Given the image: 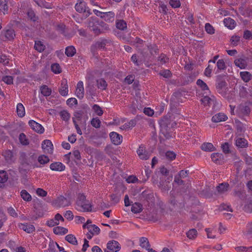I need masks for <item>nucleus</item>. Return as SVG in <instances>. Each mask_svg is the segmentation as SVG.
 Returning a JSON list of instances; mask_svg holds the SVG:
<instances>
[{"mask_svg":"<svg viewBox=\"0 0 252 252\" xmlns=\"http://www.w3.org/2000/svg\"><path fill=\"white\" fill-rule=\"evenodd\" d=\"M36 155L33 152H20L18 169L21 174L27 173L32 167H39L36 163Z\"/></svg>","mask_w":252,"mask_h":252,"instance_id":"1","label":"nucleus"},{"mask_svg":"<svg viewBox=\"0 0 252 252\" xmlns=\"http://www.w3.org/2000/svg\"><path fill=\"white\" fill-rule=\"evenodd\" d=\"M160 133L166 138L172 137V128L176 125L175 122H172L167 116L163 117L159 122Z\"/></svg>","mask_w":252,"mask_h":252,"instance_id":"2","label":"nucleus"},{"mask_svg":"<svg viewBox=\"0 0 252 252\" xmlns=\"http://www.w3.org/2000/svg\"><path fill=\"white\" fill-rule=\"evenodd\" d=\"M75 208L79 211L89 212L92 210V206L83 194H79L76 201Z\"/></svg>","mask_w":252,"mask_h":252,"instance_id":"3","label":"nucleus"},{"mask_svg":"<svg viewBox=\"0 0 252 252\" xmlns=\"http://www.w3.org/2000/svg\"><path fill=\"white\" fill-rule=\"evenodd\" d=\"M75 8L78 12L83 13V17L85 19L92 14L91 9L87 5L86 2L83 0H78L75 5Z\"/></svg>","mask_w":252,"mask_h":252,"instance_id":"4","label":"nucleus"},{"mask_svg":"<svg viewBox=\"0 0 252 252\" xmlns=\"http://www.w3.org/2000/svg\"><path fill=\"white\" fill-rule=\"evenodd\" d=\"M88 27L95 34H99V21L95 17H92L89 19L88 22Z\"/></svg>","mask_w":252,"mask_h":252,"instance_id":"5","label":"nucleus"},{"mask_svg":"<svg viewBox=\"0 0 252 252\" xmlns=\"http://www.w3.org/2000/svg\"><path fill=\"white\" fill-rule=\"evenodd\" d=\"M248 58L242 55L239 58L236 59L234 60V64L235 65L240 68V69H245L248 65Z\"/></svg>","mask_w":252,"mask_h":252,"instance_id":"6","label":"nucleus"},{"mask_svg":"<svg viewBox=\"0 0 252 252\" xmlns=\"http://www.w3.org/2000/svg\"><path fill=\"white\" fill-rule=\"evenodd\" d=\"M55 205L58 207H65L70 205V200L63 196L58 197L54 202Z\"/></svg>","mask_w":252,"mask_h":252,"instance_id":"7","label":"nucleus"},{"mask_svg":"<svg viewBox=\"0 0 252 252\" xmlns=\"http://www.w3.org/2000/svg\"><path fill=\"white\" fill-rule=\"evenodd\" d=\"M108 43V41L107 39H101L92 45L91 48V51L94 52L98 49H103Z\"/></svg>","mask_w":252,"mask_h":252,"instance_id":"8","label":"nucleus"},{"mask_svg":"<svg viewBox=\"0 0 252 252\" xmlns=\"http://www.w3.org/2000/svg\"><path fill=\"white\" fill-rule=\"evenodd\" d=\"M226 86V83L225 80L221 78L218 79L217 83L216 84V89L219 94L222 95H224L225 94L226 89V88H225Z\"/></svg>","mask_w":252,"mask_h":252,"instance_id":"9","label":"nucleus"},{"mask_svg":"<svg viewBox=\"0 0 252 252\" xmlns=\"http://www.w3.org/2000/svg\"><path fill=\"white\" fill-rule=\"evenodd\" d=\"M137 154L141 159L147 160L150 158V155L146 150L145 147L143 145H141L137 150Z\"/></svg>","mask_w":252,"mask_h":252,"instance_id":"10","label":"nucleus"},{"mask_svg":"<svg viewBox=\"0 0 252 252\" xmlns=\"http://www.w3.org/2000/svg\"><path fill=\"white\" fill-rule=\"evenodd\" d=\"M121 245L118 241L112 240L107 244V248L112 252H118L121 250Z\"/></svg>","mask_w":252,"mask_h":252,"instance_id":"11","label":"nucleus"},{"mask_svg":"<svg viewBox=\"0 0 252 252\" xmlns=\"http://www.w3.org/2000/svg\"><path fill=\"white\" fill-rule=\"evenodd\" d=\"M29 125L33 130L39 133H43L44 131V127L40 124L33 120L29 121Z\"/></svg>","mask_w":252,"mask_h":252,"instance_id":"12","label":"nucleus"},{"mask_svg":"<svg viewBox=\"0 0 252 252\" xmlns=\"http://www.w3.org/2000/svg\"><path fill=\"white\" fill-rule=\"evenodd\" d=\"M42 148L45 153L52 154L53 150V145L49 140H44L42 143Z\"/></svg>","mask_w":252,"mask_h":252,"instance_id":"13","label":"nucleus"},{"mask_svg":"<svg viewBox=\"0 0 252 252\" xmlns=\"http://www.w3.org/2000/svg\"><path fill=\"white\" fill-rule=\"evenodd\" d=\"M229 185L227 183H223L220 184L216 187L217 192L215 193L217 195H221L225 193L228 190Z\"/></svg>","mask_w":252,"mask_h":252,"instance_id":"14","label":"nucleus"},{"mask_svg":"<svg viewBox=\"0 0 252 252\" xmlns=\"http://www.w3.org/2000/svg\"><path fill=\"white\" fill-rule=\"evenodd\" d=\"M110 137L112 142L116 145L120 144L122 142L123 137L115 132H111L110 133Z\"/></svg>","mask_w":252,"mask_h":252,"instance_id":"15","label":"nucleus"},{"mask_svg":"<svg viewBox=\"0 0 252 252\" xmlns=\"http://www.w3.org/2000/svg\"><path fill=\"white\" fill-rule=\"evenodd\" d=\"M76 96L80 99L83 98L84 95V89L83 83L80 81L77 84V87L75 92Z\"/></svg>","mask_w":252,"mask_h":252,"instance_id":"16","label":"nucleus"},{"mask_svg":"<svg viewBox=\"0 0 252 252\" xmlns=\"http://www.w3.org/2000/svg\"><path fill=\"white\" fill-rule=\"evenodd\" d=\"M227 119V117L224 113H219L212 117V121L214 123H219L225 121Z\"/></svg>","mask_w":252,"mask_h":252,"instance_id":"17","label":"nucleus"},{"mask_svg":"<svg viewBox=\"0 0 252 252\" xmlns=\"http://www.w3.org/2000/svg\"><path fill=\"white\" fill-rule=\"evenodd\" d=\"M68 88L67 80L66 79L62 81L61 87L59 89L60 94L62 96H66L68 94Z\"/></svg>","mask_w":252,"mask_h":252,"instance_id":"18","label":"nucleus"},{"mask_svg":"<svg viewBox=\"0 0 252 252\" xmlns=\"http://www.w3.org/2000/svg\"><path fill=\"white\" fill-rule=\"evenodd\" d=\"M18 226L20 229L28 233H32L35 231V227L32 224L19 223Z\"/></svg>","mask_w":252,"mask_h":252,"instance_id":"19","label":"nucleus"},{"mask_svg":"<svg viewBox=\"0 0 252 252\" xmlns=\"http://www.w3.org/2000/svg\"><path fill=\"white\" fill-rule=\"evenodd\" d=\"M50 168L52 170L62 171L64 170L65 166L60 162H55L50 164Z\"/></svg>","mask_w":252,"mask_h":252,"instance_id":"20","label":"nucleus"},{"mask_svg":"<svg viewBox=\"0 0 252 252\" xmlns=\"http://www.w3.org/2000/svg\"><path fill=\"white\" fill-rule=\"evenodd\" d=\"M235 145L238 148H245L248 146L247 141L243 138H237L235 140Z\"/></svg>","mask_w":252,"mask_h":252,"instance_id":"21","label":"nucleus"},{"mask_svg":"<svg viewBox=\"0 0 252 252\" xmlns=\"http://www.w3.org/2000/svg\"><path fill=\"white\" fill-rule=\"evenodd\" d=\"M115 13L112 11L104 12L101 18H103L106 21L112 22L114 20Z\"/></svg>","mask_w":252,"mask_h":252,"instance_id":"22","label":"nucleus"},{"mask_svg":"<svg viewBox=\"0 0 252 252\" xmlns=\"http://www.w3.org/2000/svg\"><path fill=\"white\" fill-rule=\"evenodd\" d=\"M241 79L246 83L248 82L252 79V74L248 71H241L240 73Z\"/></svg>","mask_w":252,"mask_h":252,"instance_id":"23","label":"nucleus"},{"mask_svg":"<svg viewBox=\"0 0 252 252\" xmlns=\"http://www.w3.org/2000/svg\"><path fill=\"white\" fill-rule=\"evenodd\" d=\"M41 94L44 96H48L51 94V89L46 85H42L40 87Z\"/></svg>","mask_w":252,"mask_h":252,"instance_id":"24","label":"nucleus"},{"mask_svg":"<svg viewBox=\"0 0 252 252\" xmlns=\"http://www.w3.org/2000/svg\"><path fill=\"white\" fill-rule=\"evenodd\" d=\"M223 22L225 26L230 29H232L235 27V22L233 19L230 18H225L223 20Z\"/></svg>","mask_w":252,"mask_h":252,"instance_id":"25","label":"nucleus"},{"mask_svg":"<svg viewBox=\"0 0 252 252\" xmlns=\"http://www.w3.org/2000/svg\"><path fill=\"white\" fill-rule=\"evenodd\" d=\"M201 148L206 152H212L215 150V147L211 143H204L202 144Z\"/></svg>","mask_w":252,"mask_h":252,"instance_id":"26","label":"nucleus"},{"mask_svg":"<svg viewBox=\"0 0 252 252\" xmlns=\"http://www.w3.org/2000/svg\"><path fill=\"white\" fill-rule=\"evenodd\" d=\"M17 113L20 117H23L25 115V107L21 103H18L17 105Z\"/></svg>","mask_w":252,"mask_h":252,"instance_id":"27","label":"nucleus"},{"mask_svg":"<svg viewBox=\"0 0 252 252\" xmlns=\"http://www.w3.org/2000/svg\"><path fill=\"white\" fill-rule=\"evenodd\" d=\"M89 232L92 235H97L100 232V229L95 225L91 224L88 227Z\"/></svg>","mask_w":252,"mask_h":252,"instance_id":"28","label":"nucleus"},{"mask_svg":"<svg viewBox=\"0 0 252 252\" xmlns=\"http://www.w3.org/2000/svg\"><path fill=\"white\" fill-rule=\"evenodd\" d=\"M142 211V205L139 203L136 202L132 205L131 211L134 213H139Z\"/></svg>","mask_w":252,"mask_h":252,"instance_id":"29","label":"nucleus"},{"mask_svg":"<svg viewBox=\"0 0 252 252\" xmlns=\"http://www.w3.org/2000/svg\"><path fill=\"white\" fill-rule=\"evenodd\" d=\"M53 231L56 234H65L67 233L68 230L63 227L57 226L54 228Z\"/></svg>","mask_w":252,"mask_h":252,"instance_id":"30","label":"nucleus"},{"mask_svg":"<svg viewBox=\"0 0 252 252\" xmlns=\"http://www.w3.org/2000/svg\"><path fill=\"white\" fill-rule=\"evenodd\" d=\"M140 246L146 250H148L150 247V245L147 238L142 237L140 239Z\"/></svg>","mask_w":252,"mask_h":252,"instance_id":"31","label":"nucleus"},{"mask_svg":"<svg viewBox=\"0 0 252 252\" xmlns=\"http://www.w3.org/2000/svg\"><path fill=\"white\" fill-rule=\"evenodd\" d=\"M98 28L99 34L104 33L109 30L108 25L103 21H99V25Z\"/></svg>","mask_w":252,"mask_h":252,"instance_id":"32","label":"nucleus"},{"mask_svg":"<svg viewBox=\"0 0 252 252\" xmlns=\"http://www.w3.org/2000/svg\"><path fill=\"white\" fill-rule=\"evenodd\" d=\"M116 24L117 28L120 30L124 31L127 28L126 23L123 20H117Z\"/></svg>","mask_w":252,"mask_h":252,"instance_id":"33","label":"nucleus"},{"mask_svg":"<svg viewBox=\"0 0 252 252\" xmlns=\"http://www.w3.org/2000/svg\"><path fill=\"white\" fill-rule=\"evenodd\" d=\"M19 140L20 143L23 145L26 146L29 144V140L24 133L20 134L19 136Z\"/></svg>","mask_w":252,"mask_h":252,"instance_id":"34","label":"nucleus"},{"mask_svg":"<svg viewBox=\"0 0 252 252\" xmlns=\"http://www.w3.org/2000/svg\"><path fill=\"white\" fill-rule=\"evenodd\" d=\"M236 127L237 132L239 135H241L245 131V127L244 125L240 121L236 122Z\"/></svg>","mask_w":252,"mask_h":252,"instance_id":"35","label":"nucleus"},{"mask_svg":"<svg viewBox=\"0 0 252 252\" xmlns=\"http://www.w3.org/2000/svg\"><path fill=\"white\" fill-rule=\"evenodd\" d=\"M96 83L98 88L102 90H105L107 86L106 82L102 78L97 80Z\"/></svg>","mask_w":252,"mask_h":252,"instance_id":"36","label":"nucleus"},{"mask_svg":"<svg viewBox=\"0 0 252 252\" xmlns=\"http://www.w3.org/2000/svg\"><path fill=\"white\" fill-rule=\"evenodd\" d=\"M76 53V49L73 46H68L65 49V54L67 57H72Z\"/></svg>","mask_w":252,"mask_h":252,"instance_id":"37","label":"nucleus"},{"mask_svg":"<svg viewBox=\"0 0 252 252\" xmlns=\"http://www.w3.org/2000/svg\"><path fill=\"white\" fill-rule=\"evenodd\" d=\"M239 110L241 114L245 116L249 115L251 112L250 108L248 106H240Z\"/></svg>","mask_w":252,"mask_h":252,"instance_id":"38","label":"nucleus"},{"mask_svg":"<svg viewBox=\"0 0 252 252\" xmlns=\"http://www.w3.org/2000/svg\"><path fill=\"white\" fill-rule=\"evenodd\" d=\"M34 48L39 52L43 51L45 48V46L40 41H35Z\"/></svg>","mask_w":252,"mask_h":252,"instance_id":"39","label":"nucleus"},{"mask_svg":"<svg viewBox=\"0 0 252 252\" xmlns=\"http://www.w3.org/2000/svg\"><path fill=\"white\" fill-rule=\"evenodd\" d=\"M37 160L40 164L44 165L48 163L50 159L48 157L44 155H42L38 157Z\"/></svg>","mask_w":252,"mask_h":252,"instance_id":"40","label":"nucleus"},{"mask_svg":"<svg viewBox=\"0 0 252 252\" xmlns=\"http://www.w3.org/2000/svg\"><path fill=\"white\" fill-rule=\"evenodd\" d=\"M60 116L63 121H68L70 118V114L66 110H63L60 112Z\"/></svg>","mask_w":252,"mask_h":252,"instance_id":"41","label":"nucleus"},{"mask_svg":"<svg viewBox=\"0 0 252 252\" xmlns=\"http://www.w3.org/2000/svg\"><path fill=\"white\" fill-rule=\"evenodd\" d=\"M136 125V121L134 120H131L129 122L125 124L121 127L122 129H128L134 127Z\"/></svg>","mask_w":252,"mask_h":252,"instance_id":"42","label":"nucleus"},{"mask_svg":"<svg viewBox=\"0 0 252 252\" xmlns=\"http://www.w3.org/2000/svg\"><path fill=\"white\" fill-rule=\"evenodd\" d=\"M65 240L72 245H77V241L76 237L72 234H68L65 236Z\"/></svg>","mask_w":252,"mask_h":252,"instance_id":"43","label":"nucleus"},{"mask_svg":"<svg viewBox=\"0 0 252 252\" xmlns=\"http://www.w3.org/2000/svg\"><path fill=\"white\" fill-rule=\"evenodd\" d=\"M86 92L87 94L90 95L92 98L96 94L94 87L90 84H89L88 86L86 87Z\"/></svg>","mask_w":252,"mask_h":252,"instance_id":"44","label":"nucleus"},{"mask_svg":"<svg viewBox=\"0 0 252 252\" xmlns=\"http://www.w3.org/2000/svg\"><path fill=\"white\" fill-rule=\"evenodd\" d=\"M3 155L7 161H10L12 160V159L13 157V152L9 150L4 151L3 152Z\"/></svg>","mask_w":252,"mask_h":252,"instance_id":"45","label":"nucleus"},{"mask_svg":"<svg viewBox=\"0 0 252 252\" xmlns=\"http://www.w3.org/2000/svg\"><path fill=\"white\" fill-rule=\"evenodd\" d=\"M51 70L55 74H59L62 72V69L59 64L57 63H53L51 66Z\"/></svg>","mask_w":252,"mask_h":252,"instance_id":"46","label":"nucleus"},{"mask_svg":"<svg viewBox=\"0 0 252 252\" xmlns=\"http://www.w3.org/2000/svg\"><path fill=\"white\" fill-rule=\"evenodd\" d=\"M128 42L132 45H135L137 47L138 46V45L142 44L143 43V40L141 39L138 37H136L135 39L132 40L130 39Z\"/></svg>","mask_w":252,"mask_h":252,"instance_id":"47","label":"nucleus"},{"mask_svg":"<svg viewBox=\"0 0 252 252\" xmlns=\"http://www.w3.org/2000/svg\"><path fill=\"white\" fill-rule=\"evenodd\" d=\"M21 197L25 201H30L32 200L31 195L26 190L24 189L21 191Z\"/></svg>","mask_w":252,"mask_h":252,"instance_id":"48","label":"nucleus"},{"mask_svg":"<svg viewBox=\"0 0 252 252\" xmlns=\"http://www.w3.org/2000/svg\"><path fill=\"white\" fill-rule=\"evenodd\" d=\"M5 37L8 40H12L15 36V32L12 29L6 30L5 33Z\"/></svg>","mask_w":252,"mask_h":252,"instance_id":"49","label":"nucleus"},{"mask_svg":"<svg viewBox=\"0 0 252 252\" xmlns=\"http://www.w3.org/2000/svg\"><path fill=\"white\" fill-rule=\"evenodd\" d=\"M196 84L203 90L208 91L209 92V88L207 84L201 79H198L196 82Z\"/></svg>","mask_w":252,"mask_h":252,"instance_id":"50","label":"nucleus"},{"mask_svg":"<svg viewBox=\"0 0 252 252\" xmlns=\"http://www.w3.org/2000/svg\"><path fill=\"white\" fill-rule=\"evenodd\" d=\"M0 10L4 13L8 10V5L6 0H0Z\"/></svg>","mask_w":252,"mask_h":252,"instance_id":"51","label":"nucleus"},{"mask_svg":"<svg viewBox=\"0 0 252 252\" xmlns=\"http://www.w3.org/2000/svg\"><path fill=\"white\" fill-rule=\"evenodd\" d=\"M8 179V176L5 171H0V183H5Z\"/></svg>","mask_w":252,"mask_h":252,"instance_id":"52","label":"nucleus"},{"mask_svg":"<svg viewBox=\"0 0 252 252\" xmlns=\"http://www.w3.org/2000/svg\"><path fill=\"white\" fill-rule=\"evenodd\" d=\"M93 110L94 112L98 115V116H101L103 113V111L102 109V108L97 104H94L93 106L92 107Z\"/></svg>","mask_w":252,"mask_h":252,"instance_id":"53","label":"nucleus"},{"mask_svg":"<svg viewBox=\"0 0 252 252\" xmlns=\"http://www.w3.org/2000/svg\"><path fill=\"white\" fill-rule=\"evenodd\" d=\"M92 126L95 128H98L100 127L101 121L98 118L92 119L91 121Z\"/></svg>","mask_w":252,"mask_h":252,"instance_id":"54","label":"nucleus"},{"mask_svg":"<svg viewBox=\"0 0 252 252\" xmlns=\"http://www.w3.org/2000/svg\"><path fill=\"white\" fill-rule=\"evenodd\" d=\"M197 231L195 229L189 230L187 233V237L190 239H194L197 236Z\"/></svg>","mask_w":252,"mask_h":252,"instance_id":"55","label":"nucleus"},{"mask_svg":"<svg viewBox=\"0 0 252 252\" xmlns=\"http://www.w3.org/2000/svg\"><path fill=\"white\" fill-rule=\"evenodd\" d=\"M205 29L206 32L210 34H213L215 33V29L214 27L209 23H206L205 24Z\"/></svg>","mask_w":252,"mask_h":252,"instance_id":"56","label":"nucleus"},{"mask_svg":"<svg viewBox=\"0 0 252 252\" xmlns=\"http://www.w3.org/2000/svg\"><path fill=\"white\" fill-rule=\"evenodd\" d=\"M159 74L165 78H169L171 77L172 75L171 71L168 69L160 71V72L159 73Z\"/></svg>","mask_w":252,"mask_h":252,"instance_id":"57","label":"nucleus"},{"mask_svg":"<svg viewBox=\"0 0 252 252\" xmlns=\"http://www.w3.org/2000/svg\"><path fill=\"white\" fill-rule=\"evenodd\" d=\"M217 66L219 70H224L226 68V65L223 59H220L217 62Z\"/></svg>","mask_w":252,"mask_h":252,"instance_id":"58","label":"nucleus"},{"mask_svg":"<svg viewBox=\"0 0 252 252\" xmlns=\"http://www.w3.org/2000/svg\"><path fill=\"white\" fill-rule=\"evenodd\" d=\"M204 105H210L213 99L207 95L204 96L200 100Z\"/></svg>","mask_w":252,"mask_h":252,"instance_id":"59","label":"nucleus"},{"mask_svg":"<svg viewBox=\"0 0 252 252\" xmlns=\"http://www.w3.org/2000/svg\"><path fill=\"white\" fill-rule=\"evenodd\" d=\"M169 4L173 8H178L181 6V3L179 0H170Z\"/></svg>","mask_w":252,"mask_h":252,"instance_id":"60","label":"nucleus"},{"mask_svg":"<svg viewBox=\"0 0 252 252\" xmlns=\"http://www.w3.org/2000/svg\"><path fill=\"white\" fill-rule=\"evenodd\" d=\"M158 61L160 62V64H163L168 61V58L165 54H161L158 58Z\"/></svg>","mask_w":252,"mask_h":252,"instance_id":"61","label":"nucleus"},{"mask_svg":"<svg viewBox=\"0 0 252 252\" xmlns=\"http://www.w3.org/2000/svg\"><path fill=\"white\" fill-rule=\"evenodd\" d=\"M213 65L209 63L207 67L205 69L204 71V75L207 77H210L212 71L213 70Z\"/></svg>","mask_w":252,"mask_h":252,"instance_id":"62","label":"nucleus"},{"mask_svg":"<svg viewBox=\"0 0 252 252\" xmlns=\"http://www.w3.org/2000/svg\"><path fill=\"white\" fill-rule=\"evenodd\" d=\"M221 156L222 155L221 154L218 153H213L211 156V158L213 161L217 162L221 158Z\"/></svg>","mask_w":252,"mask_h":252,"instance_id":"63","label":"nucleus"},{"mask_svg":"<svg viewBox=\"0 0 252 252\" xmlns=\"http://www.w3.org/2000/svg\"><path fill=\"white\" fill-rule=\"evenodd\" d=\"M2 81L7 84L10 85L13 83V79L12 76H5L2 78Z\"/></svg>","mask_w":252,"mask_h":252,"instance_id":"64","label":"nucleus"}]
</instances>
